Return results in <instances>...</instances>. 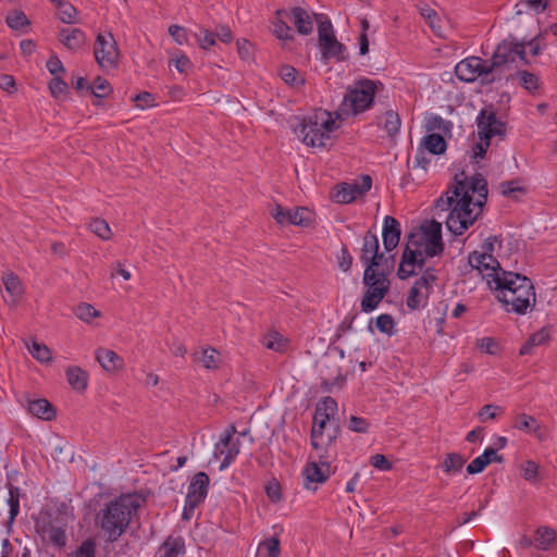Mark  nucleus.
<instances>
[{
  "label": "nucleus",
  "instance_id": "obj_1",
  "mask_svg": "<svg viewBox=\"0 0 557 557\" xmlns=\"http://www.w3.org/2000/svg\"><path fill=\"white\" fill-rule=\"evenodd\" d=\"M139 507L136 496L123 495L106 503L95 516V525L107 537V542H116L127 530L133 516Z\"/></svg>",
  "mask_w": 557,
  "mask_h": 557
},
{
  "label": "nucleus",
  "instance_id": "obj_2",
  "mask_svg": "<svg viewBox=\"0 0 557 557\" xmlns=\"http://www.w3.org/2000/svg\"><path fill=\"white\" fill-rule=\"evenodd\" d=\"M494 289L499 292L498 300L504 304L507 312L524 314L535 304V292L532 281L519 273L503 272L496 280Z\"/></svg>",
  "mask_w": 557,
  "mask_h": 557
},
{
  "label": "nucleus",
  "instance_id": "obj_3",
  "mask_svg": "<svg viewBox=\"0 0 557 557\" xmlns=\"http://www.w3.org/2000/svg\"><path fill=\"white\" fill-rule=\"evenodd\" d=\"M451 193L455 196L454 206L445 224L454 236H459L474 224L482 213V208L474 207L475 200L471 195H467L461 184H453Z\"/></svg>",
  "mask_w": 557,
  "mask_h": 557
},
{
  "label": "nucleus",
  "instance_id": "obj_4",
  "mask_svg": "<svg viewBox=\"0 0 557 557\" xmlns=\"http://www.w3.org/2000/svg\"><path fill=\"white\" fill-rule=\"evenodd\" d=\"M383 88L380 81L360 78L347 86L339 106V115L355 116L372 108L379 89Z\"/></svg>",
  "mask_w": 557,
  "mask_h": 557
},
{
  "label": "nucleus",
  "instance_id": "obj_5",
  "mask_svg": "<svg viewBox=\"0 0 557 557\" xmlns=\"http://www.w3.org/2000/svg\"><path fill=\"white\" fill-rule=\"evenodd\" d=\"M294 133L301 141L311 147H325L330 140V133L335 128V122L327 111L319 110L313 115L297 119Z\"/></svg>",
  "mask_w": 557,
  "mask_h": 557
},
{
  "label": "nucleus",
  "instance_id": "obj_6",
  "mask_svg": "<svg viewBox=\"0 0 557 557\" xmlns=\"http://www.w3.org/2000/svg\"><path fill=\"white\" fill-rule=\"evenodd\" d=\"M476 127L479 141L471 149V159L475 161L485 157L493 137L504 138L506 124L497 119L496 112L490 107L480 111L476 117Z\"/></svg>",
  "mask_w": 557,
  "mask_h": 557
},
{
  "label": "nucleus",
  "instance_id": "obj_7",
  "mask_svg": "<svg viewBox=\"0 0 557 557\" xmlns=\"http://www.w3.org/2000/svg\"><path fill=\"white\" fill-rule=\"evenodd\" d=\"M519 59L523 64H528L525 59V45L519 42L512 36L504 39L494 51L491 59V67L496 76L500 78L503 70Z\"/></svg>",
  "mask_w": 557,
  "mask_h": 557
},
{
  "label": "nucleus",
  "instance_id": "obj_8",
  "mask_svg": "<svg viewBox=\"0 0 557 557\" xmlns=\"http://www.w3.org/2000/svg\"><path fill=\"white\" fill-rule=\"evenodd\" d=\"M388 271H381L380 277H370L368 280L363 274L362 283L367 287L360 302L361 311L368 313L375 310L383 298L388 294L391 283Z\"/></svg>",
  "mask_w": 557,
  "mask_h": 557
},
{
  "label": "nucleus",
  "instance_id": "obj_9",
  "mask_svg": "<svg viewBox=\"0 0 557 557\" xmlns=\"http://www.w3.org/2000/svg\"><path fill=\"white\" fill-rule=\"evenodd\" d=\"M455 74L466 83L474 82L478 77L482 78L483 84H491L496 81L491 64L478 57L467 58L458 62L455 66Z\"/></svg>",
  "mask_w": 557,
  "mask_h": 557
},
{
  "label": "nucleus",
  "instance_id": "obj_10",
  "mask_svg": "<svg viewBox=\"0 0 557 557\" xmlns=\"http://www.w3.org/2000/svg\"><path fill=\"white\" fill-rule=\"evenodd\" d=\"M436 281L433 269H426L411 286L406 305L410 310H418L426 305L432 284Z\"/></svg>",
  "mask_w": 557,
  "mask_h": 557
},
{
  "label": "nucleus",
  "instance_id": "obj_11",
  "mask_svg": "<svg viewBox=\"0 0 557 557\" xmlns=\"http://www.w3.org/2000/svg\"><path fill=\"white\" fill-rule=\"evenodd\" d=\"M94 54L101 67H115L119 59L117 44L111 33L99 34L95 40Z\"/></svg>",
  "mask_w": 557,
  "mask_h": 557
},
{
  "label": "nucleus",
  "instance_id": "obj_12",
  "mask_svg": "<svg viewBox=\"0 0 557 557\" xmlns=\"http://www.w3.org/2000/svg\"><path fill=\"white\" fill-rule=\"evenodd\" d=\"M58 512L62 517L61 520H64L62 524L54 523L52 521L44 522L40 525H37V531L42 535L47 536L49 542L57 548L62 549L65 547L67 542V536L65 533L66 520L69 517V507L65 503L60 504L58 507Z\"/></svg>",
  "mask_w": 557,
  "mask_h": 557
},
{
  "label": "nucleus",
  "instance_id": "obj_13",
  "mask_svg": "<svg viewBox=\"0 0 557 557\" xmlns=\"http://www.w3.org/2000/svg\"><path fill=\"white\" fill-rule=\"evenodd\" d=\"M372 178L370 175H362L361 182L358 183H342L336 186L333 199L338 203H350L359 196H362L371 189Z\"/></svg>",
  "mask_w": 557,
  "mask_h": 557
},
{
  "label": "nucleus",
  "instance_id": "obj_14",
  "mask_svg": "<svg viewBox=\"0 0 557 557\" xmlns=\"http://www.w3.org/2000/svg\"><path fill=\"white\" fill-rule=\"evenodd\" d=\"M467 176L462 171L459 174H456L454 177V184H461L463 186V190L467 191V195L478 194V198L475 200L474 207L483 208L487 199V182L483 177L482 174L476 173L470 180L467 181Z\"/></svg>",
  "mask_w": 557,
  "mask_h": 557
},
{
  "label": "nucleus",
  "instance_id": "obj_15",
  "mask_svg": "<svg viewBox=\"0 0 557 557\" xmlns=\"http://www.w3.org/2000/svg\"><path fill=\"white\" fill-rule=\"evenodd\" d=\"M425 257L424 251L421 249H410V246L405 247L397 271V276L400 280H407L408 277L416 275V268L420 271L424 268Z\"/></svg>",
  "mask_w": 557,
  "mask_h": 557
},
{
  "label": "nucleus",
  "instance_id": "obj_16",
  "mask_svg": "<svg viewBox=\"0 0 557 557\" xmlns=\"http://www.w3.org/2000/svg\"><path fill=\"white\" fill-rule=\"evenodd\" d=\"M210 479L206 472H197L189 485L186 495V509L194 511L195 508L205 500L208 494Z\"/></svg>",
  "mask_w": 557,
  "mask_h": 557
},
{
  "label": "nucleus",
  "instance_id": "obj_17",
  "mask_svg": "<svg viewBox=\"0 0 557 557\" xmlns=\"http://www.w3.org/2000/svg\"><path fill=\"white\" fill-rule=\"evenodd\" d=\"M236 433L235 425H230L224 434L221 436L219 443L215 444L214 447V456L215 458H219L220 455L224 454V449L227 448L225 456L220 465V470L226 469L233 460L237 457L239 454V442L236 441L232 443V437Z\"/></svg>",
  "mask_w": 557,
  "mask_h": 557
},
{
  "label": "nucleus",
  "instance_id": "obj_18",
  "mask_svg": "<svg viewBox=\"0 0 557 557\" xmlns=\"http://www.w3.org/2000/svg\"><path fill=\"white\" fill-rule=\"evenodd\" d=\"M400 223L397 219L391 215H386L383 222V245L386 251L395 249L400 239Z\"/></svg>",
  "mask_w": 557,
  "mask_h": 557
},
{
  "label": "nucleus",
  "instance_id": "obj_19",
  "mask_svg": "<svg viewBox=\"0 0 557 557\" xmlns=\"http://www.w3.org/2000/svg\"><path fill=\"white\" fill-rule=\"evenodd\" d=\"M330 469L329 461L320 459V462H309L305 467L302 475L308 483H324L331 474Z\"/></svg>",
  "mask_w": 557,
  "mask_h": 557
},
{
  "label": "nucleus",
  "instance_id": "obj_20",
  "mask_svg": "<svg viewBox=\"0 0 557 557\" xmlns=\"http://www.w3.org/2000/svg\"><path fill=\"white\" fill-rule=\"evenodd\" d=\"M394 263V256H385L383 252L377 251L375 257L371 258V261L364 269L363 274L370 280V277H380L381 271L391 272Z\"/></svg>",
  "mask_w": 557,
  "mask_h": 557
},
{
  "label": "nucleus",
  "instance_id": "obj_21",
  "mask_svg": "<svg viewBox=\"0 0 557 557\" xmlns=\"http://www.w3.org/2000/svg\"><path fill=\"white\" fill-rule=\"evenodd\" d=\"M289 17L300 35H309L313 29V21L311 15L305 9L295 7L288 11Z\"/></svg>",
  "mask_w": 557,
  "mask_h": 557
},
{
  "label": "nucleus",
  "instance_id": "obj_22",
  "mask_svg": "<svg viewBox=\"0 0 557 557\" xmlns=\"http://www.w3.org/2000/svg\"><path fill=\"white\" fill-rule=\"evenodd\" d=\"M341 433L339 423H330L327 430L323 433L321 437H319L320 443L319 446H312L313 449L320 451V459H327V451L335 443L336 438Z\"/></svg>",
  "mask_w": 557,
  "mask_h": 557
},
{
  "label": "nucleus",
  "instance_id": "obj_23",
  "mask_svg": "<svg viewBox=\"0 0 557 557\" xmlns=\"http://www.w3.org/2000/svg\"><path fill=\"white\" fill-rule=\"evenodd\" d=\"M323 59H334L336 61H344L347 58L346 47L339 42L335 37L329 38L327 40L320 42Z\"/></svg>",
  "mask_w": 557,
  "mask_h": 557
},
{
  "label": "nucleus",
  "instance_id": "obj_24",
  "mask_svg": "<svg viewBox=\"0 0 557 557\" xmlns=\"http://www.w3.org/2000/svg\"><path fill=\"white\" fill-rule=\"evenodd\" d=\"M96 359L108 372H114L123 367V359L113 350L100 348L96 351Z\"/></svg>",
  "mask_w": 557,
  "mask_h": 557
},
{
  "label": "nucleus",
  "instance_id": "obj_25",
  "mask_svg": "<svg viewBox=\"0 0 557 557\" xmlns=\"http://www.w3.org/2000/svg\"><path fill=\"white\" fill-rule=\"evenodd\" d=\"M27 410L30 414L46 421H50L55 417L53 406L45 398L29 400Z\"/></svg>",
  "mask_w": 557,
  "mask_h": 557
},
{
  "label": "nucleus",
  "instance_id": "obj_26",
  "mask_svg": "<svg viewBox=\"0 0 557 557\" xmlns=\"http://www.w3.org/2000/svg\"><path fill=\"white\" fill-rule=\"evenodd\" d=\"M59 38L70 50H77L85 44V34L79 28H62Z\"/></svg>",
  "mask_w": 557,
  "mask_h": 557
},
{
  "label": "nucleus",
  "instance_id": "obj_27",
  "mask_svg": "<svg viewBox=\"0 0 557 557\" xmlns=\"http://www.w3.org/2000/svg\"><path fill=\"white\" fill-rule=\"evenodd\" d=\"M289 17V13L287 10H277L275 13V20L273 21L272 32L276 36V38L281 40H290L293 39L292 29L287 24V20Z\"/></svg>",
  "mask_w": 557,
  "mask_h": 557
},
{
  "label": "nucleus",
  "instance_id": "obj_28",
  "mask_svg": "<svg viewBox=\"0 0 557 557\" xmlns=\"http://www.w3.org/2000/svg\"><path fill=\"white\" fill-rule=\"evenodd\" d=\"M3 284L5 292L9 294L10 299L5 300L10 306H15L17 300L23 294V286L17 275L13 272H9L3 276Z\"/></svg>",
  "mask_w": 557,
  "mask_h": 557
},
{
  "label": "nucleus",
  "instance_id": "obj_29",
  "mask_svg": "<svg viewBox=\"0 0 557 557\" xmlns=\"http://www.w3.org/2000/svg\"><path fill=\"white\" fill-rule=\"evenodd\" d=\"M69 384L74 391L83 392L87 388L88 374L79 367H69L65 371Z\"/></svg>",
  "mask_w": 557,
  "mask_h": 557
},
{
  "label": "nucleus",
  "instance_id": "obj_30",
  "mask_svg": "<svg viewBox=\"0 0 557 557\" xmlns=\"http://www.w3.org/2000/svg\"><path fill=\"white\" fill-rule=\"evenodd\" d=\"M379 247L377 236L371 231H368L363 236V245L360 255V260L366 267L371 261V258L375 257Z\"/></svg>",
  "mask_w": 557,
  "mask_h": 557
},
{
  "label": "nucleus",
  "instance_id": "obj_31",
  "mask_svg": "<svg viewBox=\"0 0 557 557\" xmlns=\"http://www.w3.org/2000/svg\"><path fill=\"white\" fill-rule=\"evenodd\" d=\"M550 337L549 329L548 327H542L540 331L533 333L529 339L522 345L520 348V355H531L532 349L535 346L545 345Z\"/></svg>",
  "mask_w": 557,
  "mask_h": 557
},
{
  "label": "nucleus",
  "instance_id": "obj_32",
  "mask_svg": "<svg viewBox=\"0 0 557 557\" xmlns=\"http://www.w3.org/2000/svg\"><path fill=\"white\" fill-rule=\"evenodd\" d=\"M185 553V543L182 537H168L160 547V557H178Z\"/></svg>",
  "mask_w": 557,
  "mask_h": 557
},
{
  "label": "nucleus",
  "instance_id": "obj_33",
  "mask_svg": "<svg viewBox=\"0 0 557 557\" xmlns=\"http://www.w3.org/2000/svg\"><path fill=\"white\" fill-rule=\"evenodd\" d=\"M420 146L432 154H442L446 150L445 139L442 135L435 133L424 136Z\"/></svg>",
  "mask_w": 557,
  "mask_h": 557
},
{
  "label": "nucleus",
  "instance_id": "obj_34",
  "mask_svg": "<svg viewBox=\"0 0 557 557\" xmlns=\"http://www.w3.org/2000/svg\"><path fill=\"white\" fill-rule=\"evenodd\" d=\"M467 459L458 453H448L445 455L441 467L447 474L459 473L465 466Z\"/></svg>",
  "mask_w": 557,
  "mask_h": 557
},
{
  "label": "nucleus",
  "instance_id": "obj_35",
  "mask_svg": "<svg viewBox=\"0 0 557 557\" xmlns=\"http://www.w3.org/2000/svg\"><path fill=\"white\" fill-rule=\"evenodd\" d=\"M556 540V532L548 527H540L535 532V546L540 550H547Z\"/></svg>",
  "mask_w": 557,
  "mask_h": 557
},
{
  "label": "nucleus",
  "instance_id": "obj_36",
  "mask_svg": "<svg viewBox=\"0 0 557 557\" xmlns=\"http://www.w3.org/2000/svg\"><path fill=\"white\" fill-rule=\"evenodd\" d=\"M383 128L387 133V136L392 139L396 137L400 129L401 121L397 112L388 110L383 115Z\"/></svg>",
  "mask_w": 557,
  "mask_h": 557
},
{
  "label": "nucleus",
  "instance_id": "obj_37",
  "mask_svg": "<svg viewBox=\"0 0 557 557\" xmlns=\"http://www.w3.org/2000/svg\"><path fill=\"white\" fill-rule=\"evenodd\" d=\"M506 78L519 79L521 85L529 91H534L539 88V77L528 71H518L515 74L508 75Z\"/></svg>",
  "mask_w": 557,
  "mask_h": 557
},
{
  "label": "nucleus",
  "instance_id": "obj_38",
  "mask_svg": "<svg viewBox=\"0 0 557 557\" xmlns=\"http://www.w3.org/2000/svg\"><path fill=\"white\" fill-rule=\"evenodd\" d=\"M471 268L476 269L482 274L491 288L496 286L497 278L503 277V272L500 273L495 268H493L492 263H486L485 261L478 265H471Z\"/></svg>",
  "mask_w": 557,
  "mask_h": 557
},
{
  "label": "nucleus",
  "instance_id": "obj_39",
  "mask_svg": "<svg viewBox=\"0 0 557 557\" xmlns=\"http://www.w3.org/2000/svg\"><path fill=\"white\" fill-rule=\"evenodd\" d=\"M263 345L268 349L283 352L287 347V339L278 332H271L264 337Z\"/></svg>",
  "mask_w": 557,
  "mask_h": 557
},
{
  "label": "nucleus",
  "instance_id": "obj_40",
  "mask_svg": "<svg viewBox=\"0 0 557 557\" xmlns=\"http://www.w3.org/2000/svg\"><path fill=\"white\" fill-rule=\"evenodd\" d=\"M194 360L206 369H216L220 364L219 352L214 348L205 349L200 356L195 355Z\"/></svg>",
  "mask_w": 557,
  "mask_h": 557
},
{
  "label": "nucleus",
  "instance_id": "obj_41",
  "mask_svg": "<svg viewBox=\"0 0 557 557\" xmlns=\"http://www.w3.org/2000/svg\"><path fill=\"white\" fill-rule=\"evenodd\" d=\"M72 557H97V542L94 537H87L72 553Z\"/></svg>",
  "mask_w": 557,
  "mask_h": 557
},
{
  "label": "nucleus",
  "instance_id": "obj_42",
  "mask_svg": "<svg viewBox=\"0 0 557 557\" xmlns=\"http://www.w3.org/2000/svg\"><path fill=\"white\" fill-rule=\"evenodd\" d=\"M57 8L58 16L61 20V22L66 24H72L76 22L75 17L77 14V10L73 4L62 0L59 3H57Z\"/></svg>",
  "mask_w": 557,
  "mask_h": 557
},
{
  "label": "nucleus",
  "instance_id": "obj_43",
  "mask_svg": "<svg viewBox=\"0 0 557 557\" xmlns=\"http://www.w3.org/2000/svg\"><path fill=\"white\" fill-rule=\"evenodd\" d=\"M420 239L440 240L442 238V224L435 220L428 225H422Z\"/></svg>",
  "mask_w": 557,
  "mask_h": 557
},
{
  "label": "nucleus",
  "instance_id": "obj_44",
  "mask_svg": "<svg viewBox=\"0 0 557 557\" xmlns=\"http://www.w3.org/2000/svg\"><path fill=\"white\" fill-rule=\"evenodd\" d=\"M311 221V212L307 208L300 207L295 211H290L288 224L307 226Z\"/></svg>",
  "mask_w": 557,
  "mask_h": 557
},
{
  "label": "nucleus",
  "instance_id": "obj_45",
  "mask_svg": "<svg viewBox=\"0 0 557 557\" xmlns=\"http://www.w3.org/2000/svg\"><path fill=\"white\" fill-rule=\"evenodd\" d=\"M27 348L36 360L40 362H49L51 360V351L45 344L33 341L30 345H27Z\"/></svg>",
  "mask_w": 557,
  "mask_h": 557
},
{
  "label": "nucleus",
  "instance_id": "obj_46",
  "mask_svg": "<svg viewBox=\"0 0 557 557\" xmlns=\"http://www.w3.org/2000/svg\"><path fill=\"white\" fill-rule=\"evenodd\" d=\"M89 230L103 240L110 239L112 234L108 222L99 218H96L90 222Z\"/></svg>",
  "mask_w": 557,
  "mask_h": 557
},
{
  "label": "nucleus",
  "instance_id": "obj_47",
  "mask_svg": "<svg viewBox=\"0 0 557 557\" xmlns=\"http://www.w3.org/2000/svg\"><path fill=\"white\" fill-rule=\"evenodd\" d=\"M375 325L381 333H384L388 336L395 334V321L391 314L383 313L379 315L375 320Z\"/></svg>",
  "mask_w": 557,
  "mask_h": 557
},
{
  "label": "nucleus",
  "instance_id": "obj_48",
  "mask_svg": "<svg viewBox=\"0 0 557 557\" xmlns=\"http://www.w3.org/2000/svg\"><path fill=\"white\" fill-rule=\"evenodd\" d=\"M470 265H478L482 262L492 263L493 268L502 273L504 271L500 268L498 260L493 255H479V251H473L468 257Z\"/></svg>",
  "mask_w": 557,
  "mask_h": 557
},
{
  "label": "nucleus",
  "instance_id": "obj_49",
  "mask_svg": "<svg viewBox=\"0 0 557 557\" xmlns=\"http://www.w3.org/2000/svg\"><path fill=\"white\" fill-rule=\"evenodd\" d=\"M75 315L85 322H90L92 318L99 317L100 312L96 310L91 305L89 304H81L74 309Z\"/></svg>",
  "mask_w": 557,
  "mask_h": 557
},
{
  "label": "nucleus",
  "instance_id": "obj_50",
  "mask_svg": "<svg viewBox=\"0 0 557 557\" xmlns=\"http://www.w3.org/2000/svg\"><path fill=\"white\" fill-rule=\"evenodd\" d=\"M87 90H90L97 98H103L111 91V87L107 79L97 77L92 85L87 86Z\"/></svg>",
  "mask_w": 557,
  "mask_h": 557
},
{
  "label": "nucleus",
  "instance_id": "obj_51",
  "mask_svg": "<svg viewBox=\"0 0 557 557\" xmlns=\"http://www.w3.org/2000/svg\"><path fill=\"white\" fill-rule=\"evenodd\" d=\"M7 23L12 29H21L22 27L29 24V21L24 12L13 11L8 14Z\"/></svg>",
  "mask_w": 557,
  "mask_h": 557
},
{
  "label": "nucleus",
  "instance_id": "obj_52",
  "mask_svg": "<svg viewBox=\"0 0 557 557\" xmlns=\"http://www.w3.org/2000/svg\"><path fill=\"white\" fill-rule=\"evenodd\" d=\"M513 426L518 430L522 431H530L533 430L534 432L537 431L539 425L536 424V420L529 414L521 413L517 416Z\"/></svg>",
  "mask_w": 557,
  "mask_h": 557
},
{
  "label": "nucleus",
  "instance_id": "obj_53",
  "mask_svg": "<svg viewBox=\"0 0 557 557\" xmlns=\"http://www.w3.org/2000/svg\"><path fill=\"white\" fill-rule=\"evenodd\" d=\"M330 421H323V419L314 420L311 429V446H319L320 443L319 437L323 435V433L327 430L330 425Z\"/></svg>",
  "mask_w": 557,
  "mask_h": 557
},
{
  "label": "nucleus",
  "instance_id": "obj_54",
  "mask_svg": "<svg viewBox=\"0 0 557 557\" xmlns=\"http://www.w3.org/2000/svg\"><path fill=\"white\" fill-rule=\"evenodd\" d=\"M370 423L367 419L357 417V416H350L347 421V428L351 432L356 433H367L369 430Z\"/></svg>",
  "mask_w": 557,
  "mask_h": 557
},
{
  "label": "nucleus",
  "instance_id": "obj_55",
  "mask_svg": "<svg viewBox=\"0 0 557 557\" xmlns=\"http://www.w3.org/2000/svg\"><path fill=\"white\" fill-rule=\"evenodd\" d=\"M260 549H265L268 557H280V540L276 536H272L260 544Z\"/></svg>",
  "mask_w": 557,
  "mask_h": 557
},
{
  "label": "nucleus",
  "instance_id": "obj_56",
  "mask_svg": "<svg viewBox=\"0 0 557 557\" xmlns=\"http://www.w3.org/2000/svg\"><path fill=\"white\" fill-rule=\"evenodd\" d=\"M49 89L54 98H60L67 92L69 86L62 78L55 76L49 83Z\"/></svg>",
  "mask_w": 557,
  "mask_h": 557
},
{
  "label": "nucleus",
  "instance_id": "obj_57",
  "mask_svg": "<svg viewBox=\"0 0 557 557\" xmlns=\"http://www.w3.org/2000/svg\"><path fill=\"white\" fill-rule=\"evenodd\" d=\"M272 218L276 221V223L281 225L288 224L290 210L282 207L281 205H275L270 211Z\"/></svg>",
  "mask_w": 557,
  "mask_h": 557
},
{
  "label": "nucleus",
  "instance_id": "obj_58",
  "mask_svg": "<svg viewBox=\"0 0 557 557\" xmlns=\"http://www.w3.org/2000/svg\"><path fill=\"white\" fill-rule=\"evenodd\" d=\"M425 247L423 249L426 257L433 258L440 256L444 250V244L442 238L440 240H425Z\"/></svg>",
  "mask_w": 557,
  "mask_h": 557
},
{
  "label": "nucleus",
  "instance_id": "obj_59",
  "mask_svg": "<svg viewBox=\"0 0 557 557\" xmlns=\"http://www.w3.org/2000/svg\"><path fill=\"white\" fill-rule=\"evenodd\" d=\"M500 191L505 197H516V193H523L524 188L517 185L516 181H506L499 185Z\"/></svg>",
  "mask_w": 557,
  "mask_h": 557
},
{
  "label": "nucleus",
  "instance_id": "obj_60",
  "mask_svg": "<svg viewBox=\"0 0 557 557\" xmlns=\"http://www.w3.org/2000/svg\"><path fill=\"white\" fill-rule=\"evenodd\" d=\"M451 189H453V185L448 187L447 191L445 193V196H442L436 200V208H438L443 211L451 210V208L454 206V199H455V196L451 193Z\"/></svg>",
  "mask_w": 557,
  "mask_h": 557
},
{
  "label": "nucleus",
  "instance_id": "obj_61",
  "mask_svg": "<svg viewBox=\"0 0 557 557\" xmlns=\"http://www.w3.org/2000/svg\"><path fill=\"white\" fill-rule=\"evenodd\" d=\"M169 34L173 38V40L178 45H183L187 41L186 29L180 25H171L169 27Z\"/></svg>",
  "mask_w": 557,
  "mask_h": 557
},
{
  "label": "nucleus",
  "instance_id": "obj_62",
  "mask_svg": "<svg viewBox=\"0 0 557 557\" xmlns=\"http://www.w3.org/2000/svg\"><path fill=\"white\" fill-rule=\"evenodd\" d=\"M490 463L487 460H485L482 455L474 458L468 466H467V472L469 474H476L482 472Z\"/></svg>",
  "mask_w": 557,
  "mask_h": 557
},
{
  "label": "nucleus",
  "instance_id": "obj_63",
  "mask_svg": "<svg viewBox=\"0 0 557 557\" xmlns=\"http://www.w3.org/2000/svg\"><path fill=\"white\" fill-rule=\"evenodd\" d=\"M319 44L327 40L329 38L335 37L333 34V26L330 21H322L318 27Z\"/></svg>",
  "mask_w": 557,
  "mask_h": 557
},
{
  "label": "nucleus",
  "instance_id": "obj_64",
  "mask_svg": "<svg viewBox=\"0 0 557 557\" xmlns=\"http://www.w3.org/2000/svg\"><path fill=\"white\" fill-rule=\"evenodd\" d=\"M280 75L286 84L295 85L296 81H297L298 72L293 66L284 65L281 67Z\"/></svg>",
  "mask_w": 557,
  "mask_h": 557
}]
</instances>
